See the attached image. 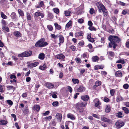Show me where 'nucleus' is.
<instances>
[{"label":"nucleus","instance_id":"4d7b16f0","mask_svg":"<svg viewBox=\"0 0 129 129\" xmlns=\"http://www.w3.org/2000/svg\"><path fill=\"white\" fill-rule=\"evenodd\" d=\"M88 29L91 30H94L95 31L96 30V29L95 27L92 26L89 27L88 28Z\"/></svg>","mask_w":129,"mask_h":129},{"label":"nucleus","instance_id":"b1692460","mask_svg":"<svg viewBox=\"0 0 129 129\" xmlns=\"http://www.w3.org/2000/svg\"><path fill=\"white\" fill-rule=\"evenodd\" d=\"M26 57L30 56L32 54V52L31 51H24Z\"/></svg>","mask_w":129,"mask_h":129},{"label":"nucleus","instance_id":"a878e982","mask_svg":"<svg viewBox=\"0 0 129 129\" xmlns=\"http://www.w3.org/2000/svg\"><path fill=\"white\" fill-rule=\"evenodd\" d=\"M40 107L39 105H35L33 108V109L34 110H36L37 111H39L40 109Z\"/></svg>","mask_w":129,"mask_h":129},{"label":"nucleus","instance_id":"f257e3e1","mask_svg":"<svg viewBox=\"0 0 129 129\" xmlns=\"http://www.w3.org/2000/svg\"><path fill=\"white\" fill-rule=\"evenodd\" d=\"M99 9V12H101L102 11L103 12L104 16H106L108 14L107 11L104 6L101 3L98 2L96 4Z\"/></svg>","mask_w":129,"mask_h":129},{"label":"nucleus","instance_id":"6e6d98bb","mask_svg":"<svg viewBox=\"0 0 129 129\" xmlns=\"http://www.w3.org/2000/svg\"><path fill=\"white\" fill-rule=\"evenodd\" d=\"M70 48L73 51H75L76 50V47L73 45H72L70 46Z\"/></svg>","mask_w":129,"mask_h":129},{"label":"nucleus","instance_id":"58836bf2","mask_svg":"<svg viewBox=\"0 0 129 129\" xmlns=\"http://www.w3.org/2000/svg\"><path fill=\"white\" fill-rule=\"evenodd\" d=\"M2 28L3 30L6 31L7 32H9V28L6 26H3Z\"/></svg>","mask_w":129,"mask_h":129},{"label":"nucleus","instance_id":"c9c22d12","mask_svg":"<svg viewBox=\"0 0 129 129\" xmlns=\"http://www.w3.org/2000/svg\"><path fill=\"white\" fill-rule=\"evenodd\" d=\"M1 17L5 19H6L7 18V17L5 15L3 12H1Z\"/></svg>","mask_w":129,"mask_h":129},{"label":"nucleus","instance_id":"473e14b6","mask_svg":"<svg viewBox=\"0 0 129 129\" xmlns=\"http://www.w3.org/2000/svg\"><path fill=\"white\" fill-rule=\"evenodd\" d=\"M115 75L116 76L118 77H122V74L120 71H117L115 72Z\"/></svg>","mask_w":129,"mask_h":129},{"label":"nucleus","instance_id":"0eeeda50","mask_svg":"<svg viewBox=\"0 0 129 129\" xmlns=\"http://www.w3.org/2000/svg\"><path fill=\"white\" fill-rule=\"evenodd\" d=\"M55 57L57 59H59L61 61H63L65 58L64 56L61 53L56 55Z\"/></svg>","mask_w":129,"mask_h":129},{"label":"nucleus","instance_id":"2f4dec72","mask_svg":"<svg viewBox=\"0 0 129 129\" xmlns=\"http://www.w3.org/2000/svg\"><path fill=\"white\" fill-rule=\"evenodd\" d=\"M99 57L96 56H94L92 57V60L94 62H96L98 61L99 60Z\"/></svg>","mask_w":129,"mask_h":129},{"label":"nucleus","instance_id":"338daca9","mask_svg":"<svg viewBox=\"0 0 129 129\" xmlns=\"http://www.w3.org/2000/svg\"><path fill=\"white\" fill-rule=\"evenodd\" d=\"M129 87L128 85V84H125L123 85V87L125 89H128Z\"/></svg>","mask_w":129,"mask_h":129},{"label":"nucleus","instance_id":"69168bd1","mask_svg":"<svg viewBox=\"0 0 129 129\" xmlns=\"http://www.w3.org/2000/svg\"><path fill=\"white\" fill-rule=\"evenodd\" d=\"M11 116L14 118V120L15 121H16L17 119L16 115L15 114H11Z\"/></svg>","mask_w":129,"mask_h":129},{"label":"nucleus","instance_id":"774afa93","mask_svg":"<svg viewBox=\"0 0 129 129\" xmlns=\"http://www.w3.org/2000/svg\"><path fill=\"white\" fill-rule=\"evenodd\" d=\"M84 44V42L83 41H81L78 43V44L80 46H82Z\"/></svg>","mask_w":129,"mask_h":129},{"label":"nucleus","instance_id":"5fc2aeb1","mask_svg":"<svg viewBox=\"0 0 129 129\" xmlns=\"http://www.w3.org/2000/svg\"><path fill=\"white\" fill-rule=\"evenodd\" d=\"M47 27L50 31H52L53 30V27L52 26L50 25H48Z\"/></svg>","mask_w":129,"mask_h":129},{"label":"nucleus","instance_id":"2eb2a0df","mask_svg":"<svg viewBox=\"0 0 129 129\" xmlns=\"http://www.w3.org/2000/svg\"><path fill=\"white\" fill-rule=\"evenodd\" d=\"M45 85L49 89L52 88L54 87V85L50 83L47 82L45 84Z\"/></svg>","mask_w":129,"mask_h":129},{"label":"nucleus","instance_id":"e433bc0d","mask_svg":"<svg viewBox=\"0 0 129 129\" xmlns=\"http://www.w3.org/2000/svg\"><path fill=\"white\" fill-rule=\"evenodd\" d=\"M110 107L109 106H107L105 109V112L106 113H109L110 111Z\"/></svg>","mask_w":129,"mask_h":129},{"label":"nucleus","instance_id":"37998d69","mask_svg":"<svg viewBox=\"0 0 129 129\" xmlns=\"http://www.w3.org/2000/svg\"><path fill=\"white\" fill-rule=\"evenodd\" d=\"M97 100L95 104V107H98V106L101 104V103L99 102L98 99H96Z\"/></svg>","mask_w":129,"mask_h":129},{"label":"nucleus","instance_id":"8fccbe9b","mask_svg":"<svg viewBox=\"0 0 129 129\" xmlns=\"http://www.w3.org/2000/svg\"><path fill=\"white\" fill-rule=\"evenodd\" d=\"M52 105L55 107H56L58 106L59 103L58 102L55 101L53 102L52 104Z\"/></svg>","mask_w":129,"mask_h":129},{"label":"nucleus","instance_id":"5701e85b","mask_svg":"<svg viewBox=\"0 0 129 129\" xmlns=\"http://www.w3.org/2000/svg\"><path fill=\"white\" fill-rule=\"evenodd\" d=\"M123 100V98L120 95L117 96L116 98V101L117 102L121 101Z\"/></svg>","mask_w":129,"mask_h":129},{"label":"nucleus","instance_id":"ddd939ff","mask_svg":"<svg viewBox=\"0 0 129 129\" xmlns=\"http://www.w3.org/2000/svg\"><path fill=\"white\" fill-rule=\"evenodd\" d=\"M59 43H58L59 46H60L61 44L63 43L64 42V38L62 35H59Z\"/></svg>","mask_w":129,"mask_h":129},{"label":"nucleus","instance_id":"4468645a","mask_svg":"<svg viewBox=\"0 0 129 129\" xmlns=\"http://www.w3.org/2000/svg\"><path fill=\"white\" fill-rule=\"evenodd\" d=\"M38 64L39 63L38 62L29 63L28 65V67L29 68H33L37 66Z\"/></svg>","mask_w":129,"mask_h":129},{"label":"nucleus","instance_id":"c85d7f7f","mask_svg":"<svg viewBox=\"0 0 129 129\" xmlns=\"http://www.w3.org/2000/svg\"><path fill=\"white\" fill-rule=\"evenodd\" d=\"M26 18L28 20H30L31 19V16L30 13L28 12L26 13Z\"/></svg>","mask_w":129,"mask_h":129},{"label":"nucleus","instance_id":"72a5a7b5","mask_svg":"<svg viewBox=\"0 0 129 129\" xmlns=\"http://www.w3.org/2000/svg\"><path fill=\"white\" fill-rule=\"evenodd\" d=\"M72 81L73 83L75 84H78L79 83V80L73 78L72 79Z\"/></svg>","mask_w":129,"mask_h":129},{"label":"nucleus","instance_id":"6e6552de","mask_svg":"<svg viewBox=\"0 0 129 129\" xmlns=\"http://www.w3.org/2000/svg\"><path fill=\"white\" fill-rule=\"evenodd\" d=\"M124 125V123L122 122L118 121L116 122L115 125L118 128L121 127Z\"/></svg>","mask_w":129,"mask_h":129},{"label":"nucleus","instance_id":"9b49d317","mask_svg":"<svg viewBox=\"0 0 129 129\" xmlns=\"http://www.w3.org/2000/svg\"><path fill=\"white\" fill-rule=\"evenodd\" d=\"M22 110L23 113L25 115L28 114L29 112L28 106H26Z\"/></svg>","mask_w":129,"mask_h":129},{"label":"nucleus","instance_id":"cd10ccee","mask_svg":"<svg viewBox=\"0 0 129 129\" xmlns=\"http://www.w3.org/2000/svg\"><path fill=\"white\" fill-rule=\"evenodd\" d=\"M64 14L66 16H70L72 14V12L68 10L64 11Z\"/></svg>","mask_w":129,"mask_h":129},{"label":"nucleus","instance_id":"de8ad7c7","mask_svg":"<svg viewBox=\"0 0 129 129\" xmlns=\"http://www.w3.org/2000/svg\"><path fill=\"white\" fill-rule=\"evenodd\" d=\"M122 113L121 112H119L117 113L116 115V116L118 118H121L122 117Z\"/></svg>","mask_w":129,"mask_h":129},{"label":"nucleus","instance_id":"f3484780","mask_svg":"<svg viewBox=\"0 0 129 129\" xmlns=\"http://www.w3.org/2000/svg\"><path fill=\"white\" fill-rule=\"evenodd\" d=\"M85 90V88L83 86L81 85L77 89V91L78 92H81Z\"/></svg>","mask_w":129,"mask_h":129},{"label":"nucleus","instance_id":"ea45409f","mask_svg":"<svg viewBox=\"0 0 129 129\" xmlns=\"http://www.w3.org/2000/svg\"><path fill=\"white\" fill-rule=\"evenodd\" d=\"M72 21L70 20L66 24V26L67 28L69 27L70 26L72 25Z\"/></svg>","mask_w":129,"mask_h":129},{"label":"nucleus","instance_id":"c756f323","mask_svg":"<svg viewBox=\"0 0 129 129\" xmlns=\"http://www.w3.org/2000/svg\"><path fill=\"white\" fill-rule=\"evenodd\" d=\"M7 122L5 120H3L0 119V125L6 124Z\"/></svg>","mask_w":129,"mask_h":129},{"label":"nucleus","instance_id":"9d476101","mask_svg":"<svg viewBox=\"0 0 129 129\" xmlns=\"http://www.w3.org/2000/svg\"><path fill=\"white\" fill-rule=\"evenodd\" d=\"M55 118L58 122H61L62 119V116L61 114L59 113H57L55 116Z\"/></svg>","mask_w":129,"mask_h":129},{"label":"nucleus","instance_id":"a211bd4d","mask_svg":"<svg viewBox=\"0 0 129 129\" xmlns=\"http://www.w3.org/2000/svg\"><path fill=\"white\" fill-rule=\"evenodd\" d=\"M14 35L16 37H20L21 36V34L19 31H15L14 32Z\"/></svg>","mask_w":129,"mask_h":129},{"label":"nucleus","instance_id":"49530a36","mask_svg":"<svg viewBox=\"0 0 129 129\" xmlns=\"http://www.w3.org/2000/svg\"><path fill=\"white\" fill-rule=\"evenodd\" d=\"M53 10L54 12L56 14H58L59 13V10L57 8H54L53 9Z\"/></svg>","mask_w":129,"mask_h":129},{"label":"nucleus","instance_id":"a19ab883","mask_svg":"<svg viewBox=\"0 0 129 129\" xmlns=\"http://www.w3.org/2000/svg\"><path fill=\"white\" fill-rule=\"evenodd\" d=\"M47 67L45 64H44L43 66H40L39 68L40 69L43 70L46 69V68Z\"/></svg>","mask_w":129,"mask_h":129},{"label":"nucleus","instance_id":"412c9836","mask_svg":"<svg viewBox=\"0 0 129 129\" xmlns=\"http://www.w3.org/2000/svg\"><path fill=\"white\" fill-rule=\"evenodd\" d=\"M10 16L12 19L14 20H16L17 19V17L16 13L14 12H13L12 13Z\"/></svg>","mask_w":129,"mask_h":129},{"label":"nucleus","instance_id":"7c9ffc66","mask_svg":"<svg viewBox=\"0 0 129 129\" xmlns=\"http://www.w3.org/2000/svg\"><path fill=\"white\" fill-rule=\"evenodd\" d=\"M44 57L45 55L43 53H41L39 55V58L40 59L43 60L44 59Z\"/></svg>","mask_w":129,"mask_h":129},{"label":"nucleus","instance_id":"680f3d73","mask_svg":"<svg viewBox=\"0 0 129 129\" xmlns=\"http://www.w3.org/2000/svg\"><path fill=\"white\" fill-rule=\"evenodd\" d=\"M49 4L51 6H55V3L53 2V1H50Z\"/></svg>","mask_w":129,"mask_h":129},{"label":"nucleus","instance_id":"09e8293b","mask_svg":"<svg viewBox=\"0 0 129 129\" xmlns=\"http://www.w3.org/2000/svg\"><path fill=\"white\" fill-rule=\"evenodd\" d=\"M6 102L10 106H12L13 104V102L10 100H8L6 101Z\"/></svg>","mask_w":129,"mask_h":129},{"label":"nucleus","instance_id":"393cba45","mask_svg":"<svg viewBox=\"0 0 129 129\" xmlns=\"http://www.w3.org/2000/svg\"><path fill=\"white\" fill-rule=\"evenodd\" d=\"M108 56L109 58H110L111 57H113L114 55V53L112 51H109L107 52Z\"/></svg>","mask_w":129,"mask_h":129},{"label":"nucleus","instance_id":"bb28decb","mask_svg":"<svg viewBox=\"0 0 129 129\" xmlns=\"http://www.w3.org/2000/svg\"><path fill=\"white\" fill-rule=\"evenodd\" d=\"M53 17V16L51 13H49L48 14L47 19L50 20L52 19Z\"/></svg>","mask_w":129,"mask_h":129},{"label":"nucleus","instance_id":"c03bdc74","mask_svg":"<svg viewBox=\"0 0 129 129\" xmlns=\"http://www.w3.org/2000/svg\"><path fill=\"white\" fill-rule=\"evenodd\" d=\"M59 35H55L53 34H52L51 35V36L53 39H56L59 37Z\"/></svg>","mask_w":129,"mask_h":129},{"label":"nucleus","instance_id":"f8f14e48","mask_svg":"<svg viewBox=\"0 0 129 129\" xmlns=\"http://www.w3.org/2000/svg\"><path fill=\"white\" fill-rule=\"evenodd\" d=\"M44 2L43 1H40L38 4L35 6L36 8H40L44 7Z\"/></svg>","mask_w":129,"mask_h":129},{"label":"nucleus","instance_id":"423d86ee","mask_svg":"<svg viewBox=\"0 0 129 129\" xmlns=\"http://www.w3.org/2000/svg\"><path fill=\"white\" fill-rule=\"evenodd\" d=\"M74 124L73 123L70 121L66 122L65 123V127L66 129H69V128H73Z\"/></svg>","mask_w":129,"mask_h":129},{"label":"nucleus","instance_id":"1a4fd4ad","mask_svg":"<svg viewBox=\"0 0 129 129\" xmlns=\"http://www.w3.org/2000/svg\"><path fill=\"white\" fill-rule=\"evenodd\" d=\"M44 14L43 13L39 12H35L34 15V17L36 18L39 16H41L42 18H43L44 16Z\"/></svg>","mask_w":129,"mask_h":129},{"label":"nucleus","instance_id":"13d9d810","mask_svg":"<svg viewBox=\"0 0 129 129\" xmlns=\"http://www.w3.org/2000/svg\"><path fill=\"white\" fill-rule=\"evenodd\" d=\"M101 84V82L100 81H98L96 82L95 83V85L96 86L100 85Z\"/></svg>","mask_w":129,"mask_h":129},{"label":"nucleus","instance_id":"4be33fe9","mask_svg":"<svg viewBox=\"0 0 129 129\" xmlns=\"http://www.w3.org/2000/svg\"><path fill=\"white\" fill-rule=\"evenodd\" d=\"M104 68V66L102 65H97L94 66V69L95 70L99 69H103Z\"/></svg>","mask_w":129,"mask_h":129},{"label":"nucleus","instance_id":"864d4df0","mask_svg":"<svg viewBox=\"0 0 129 129\" xmlns=\"http://www.w3.org/2000/svg\"><path fill=\"white\" fill-rule=\"evenodd\" d=\"M1 23H2V26H5L7 25V23L5 20L4 19L2 20Z\"/></svg>","mask_w":129,"mask_h":129},{"label":"nucleus","instance_id":"f704fd0d","mask_svg":"<svg viewBox=\"0 0 129 129\" xmlns=\"http://www.w3.org/2000/svg\"><path fill=\"white\" fill-rule=\"evenodd\" d=\"M54 25L55 28L59 30L61 28V26L57 23H54Z\"/></svg>","mask_w":129,"mask_h":129},{"label":"nucleus","instance_id":"603ef678","mask_svg":"<svg viewBox=\"0 0 129 129\" xmlns=\"http://www.w3.org/2000/svg\"><path fill=\"white\" fill-rule=\"evenodd\" d=\"M95 12V11L94 9L91 8L89 10V13L90 14H92Z\"/></svg>","mask_w":129,"mask_h":129},{"label":"nucleus","instance_id":"79ce46f5","mask_svg":"<svg viewBox=\"0 0 129 129\" xmlns=\"http://www.w3.org/2000/svg\"><path fill=\"white\" fill-rule=\"evenodd\" d=\"M18 12L20 16H24L23 12L22 11L21 9H19L18 10Z\"/></svg>","mask_w":129,"mask_h":129},{"label":"nucleus","instance_id":"4c0bfd02","mask_svg":"<svg viewBox=\"0 0 129 129\" xmlns=\"http://www.w3.org/2000/svg\"><path fill=\"white\" fill-rule=\"evenodd\" d=\"M84 18H81L78 19L77 20V21L78 23L80 24H82L84 22Z\"/></svg>","mask_w":129,"mask_h":129},{"label":"nucleus","instance_id":"7ed1b4c3","mask_svg":"<svg viewBox=\"0 0 129 129\" xmlns=\"http://www.w3.org/2000/svg\"><path fill=\"white\" fill-rule=\"evenodd\" d=\"M108 40L112 44H116L119 43L120 39L117 36L111 35L108 38Z\"/></svg>","mask_w":129,"mask_h":129},{"label":"nucleus","instance_id":"0e129e2a","mask_svg":"<svg viewBox=\"0 0 129 129\" xmlns=\"http://www.w3.org/2000/svg\"><path fill=\"white\" fill-rule=\"evenodd\" d=\"M115 92V91L114 89H112L110 90V93L112 96H113L114 95Z\"/></svg>","mask_w":129,"mask_h":129},{"label":"nucleus","instance_id":"052dcab7","mask_svg":"<svg viewBox=\"0 0 129 129\" xmlns=\"http://www.w3.org/2000/svg\"><path fill=\"white\" fill-rule=\"evenodd\" d=\"M7 89L8 90L13 89L14 88V87L12 86H7Z\"/></svg>","mask_w":129,"mask_h":129},{"label":"nucleus","instance_id":"e2e57ef3","mask_svg":"<svg viewBox=\"0 0 129 129\" xmlns=\"http://www.w3.org/2000/svg\"><path fill=\"white\" fill-rule=\"evenodd\" d=\"M27 93L26 92H25V93H23L22 95V97L24 98H25L27 97Z\"/></svg>","mask_w":129,"mask_h":129},{"label":"nucleus","instance_id":"39448f33","mask_svg":"<svg viewBox=\"0 0 129 129\" xmlns=\"http://www.w3.org/2000/svg\"><path fill=\"white\" fill-rule=\"evenodd\" d=\"M101 120L104 122H107L109 124L112 123V120L106 118L104 116H101Z\"/></svg>","mask_w":129,"mask_h":129},{"label":"nucleus","instance_id":"f03ea898","mask_svg":"<svg viewBox=\"0 0 129 129\" xmlns=\"http://www.w3.org/2000/svg\"><path fill=\"white\" fill-rule=\"evenodd\" d=\"M45 39L44 38H42L39 40L35 44L36 47H45L48 45V43L46 42H45Z\"/></svg>","mask_w":129,"mask_h":129},{"label":"nucleus","instance_id":"dca6fc26","mask_svg":"<svg viewBox=\"0 0 129 129\" xmlns=\"http://www.w3.org/2000/svg\"><path fill=\"white\" fill-rule=\"evenodd\" d=\"M67 116L68 118H70L73 120H75V118L74 115L71 113L68 114L67 115Z\"/></svg>","mask_w":129,"mask_h":129},{"label":"nucleus","instance_id":"bf43d9fd","mask_svg":"<svg viewBox=\"0 0 129 129\" xmlns=\"http://www.w3.org/2000/svg\"><path fill=\"white\" fill-rule=\"evenodd\" d=\"M76 62L78 63H81V60L80 58H77L75 59Z\"/></svg>","mask_w":129,"mask_h":129},{"label":"nucleus","instance_id":"3c124183","mask_svg":"<svg viewBox=\"0 0 129 129\" xmlns=\"http://www.w3.org/2000/svg\"><path fill=\"white\" fill-rule=\"evenodd\" d=\"M18 56L19 57H26L25 55V53L24 52H23L22 53L19 54L18 55Z\"/></svg>","mask_w":129,"mask_h":129},{"label":"nucleus","instance_id":"6ab92c4d","mask_svg":"<svg viewBox=\"0 0 129 129\" xmlns=\"http://www.w3.org/2000/svg\"><path fill=\"white\" fill-rule=\"evenodd\" d=\"M83 34L81 32H79L77 33L76 35V37H78L79 39H82L83 38Z\"/></svg>","mask_w":129,"mask_h":129},{"label":"nucleus","instance_id":"20e7f679","mask_svg":"<svg viewBox=\"0 0 129 129\" xmlns=\"http://www.w3.org/2000/svg\"><path fill=\"white\" fill-rule=\"evenodd\" d=\"M86 105L87 103H78L76 105V108L80 112H82L83 111V109L82 108L86 107Z\"/></svg>","mask_w":129,"mask_h":129},{"label":"nucleus","instance_id":"a18cd8bd","mask_svg":"<svg viewBox=\"0 0 129 129\" xmlns=\"http://www.w3.org/2000/svg\"><path fill=\"white\" fill-rule=\"evenodd\" d=\"M122 109L124 111L125 113L126 114H128L129 113V110L126 107H123Z\"/></svg>","mask_w":129,"mask_h":129},{"label":"nucleus","instance_id":"aec40b11","mask_svg":"<svg viewBox=\"0 0 129 129\" xmlns=\"http://www.w3.org/2000/svg\"><path fill=\"white\" fill-rule=\"evenodd\" d=\"M81 99L84 101H87L88 100L89 97L88 95H83L81 96Z\"/></svg>","mask_w":129,"mask_h":129}]
</instances>
